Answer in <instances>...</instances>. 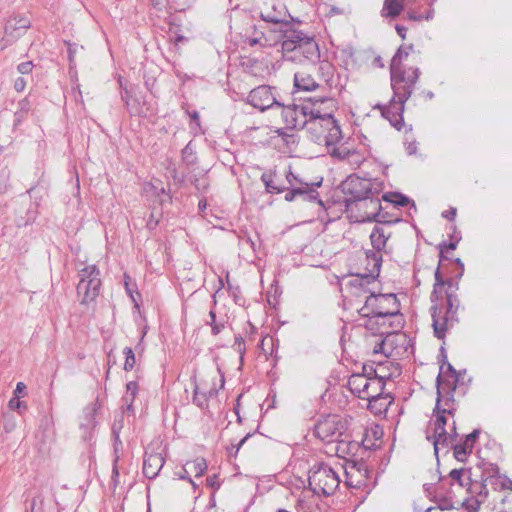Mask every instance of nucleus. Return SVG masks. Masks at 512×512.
Instances as JSON below:
<instances>
[{
	"instance_id": "f257e3e1",
	"label": "nucleus",
	"mask_w": 512,
	"mask_h": 512,
	"mask_svg": "<svg viewBox=\"0 0 512 512\" xmlns=\"http://www.w3.org/2000/svg\"><path fill=\"white\" fill-rule=\"evenodd\" d=\"M413 49L412 44L398 48L390 63L391 87L394 96L388 105L377 104L374 106V109H378L382 117L388 120L391 126L397 130H401L404 126L405 102L412 95L420 76L419 68H404L402 65V62L407 59Z\"/></svg>"
},
{
	"instance_id": "f03ea898",
	"label": "nucleus",
	"mask_w": 512,
	"mask_h": 512,
	"mask_svg": "<svg viewBox=\"0 0 512 512\" xmlns=\"http://www.w3.org/2000/svg\"><path fill=\"white\" fill-rule=\"evenodd\" d=\"M461 277L459 271L456 280L445 279L441 273L440 265L435 271V282L430 295L433 305L430 311L434 334L438 339H443L448 329L459 321L457 313L460 308V299L457 291L459 290L458 280Z\"/></svg>"
},
{
	"instance_id": "7ed1b4c3",
	"label": "nucleus",
	"mask_w": 512,
	"mask_h": 512,
	"mask_svg": "<svg viewBox=\"0 0 512 512\" xmlns=\"http://www.w3.org/2000/svg\"><path fill=\"white\" fill-rule=\"evenodd\" d=\"M283 59L296 64H317L320 61V49L314 38L302 31L293 29L281 30Z\"/></svg>"
},
{
	"instance_id": "20e7f679",
	"label": "nucleus",
	"mask_w": 512,
	"mask_h": 512,
	"mask_svg": "<svg viewBox=\"0 0 512 512\" xmlns=\"http://www.w3.org/2000/svg\"><path fill=\"white\" fill-rule=\"evenodd\" d=\"M448 415V412H442V409L438 410L437 407L433 410V418L430 422V425H433V434H427L426 438L428 441L432 442L436 456L441 448H445L446 452H448L449 446L455 442L458 436L456 422L454 420L452 421L450 431H447L445 428Z\"/></svg>"
},
{
	"instance_id": "39448f33",
	"label": "nucleus",
	"mask_w": 512,
	"mask_h": 512,
	"mask_svg": "<svg viewBox=\"0 0 512 512\" xmlns=\"http://www.w3.org/2000/svg\"><path fill=\"white\" fill-rule=\"evenodd\" d=\"M400 305L395 294H371L367 297L363 307L359 309L362 317L385 318L398 315Z\"/></svg>"
},
{
	"instance_id": "423d86ee",
	"label": "nucleus",
	"mask_w": 512,
	"mask_h": 512,
	"mask_svg": "<svg viewBox=\"0 0 512 512\" xmlns=\"http://www.w3.org/2000/svg\"><path fill=\"white\" fill-rule=\"evenodd\" d=\"M309 488L316 495L330 496L340 485V478L329 465L320 463L309 471Z\"/></svg>"
},
{
	"instance_id": "0eeeda50",
	"label": "nucleus",
	"mask_w": 512,
	"mask_h": 512,
	"mask_svg": "<svg viewBox=\"0 0 512 512\" xmlns=\"http://www.w3.org/2000/svg\"><path fill=\"white\" fill-rule=\"evenodd\" d=\"M79 282L77 285V295L81 305L94 303L100 294L101 279L100 270L95 265H87L78 272Z\"/></svg>"
},
{
	"instance_id": "6e6552de",
	"label": "nucleus",
	"mask_w": 512,
	"mask_h": 512,
	"mask_svg": "<svg viewBox=\"0 0 512 512\" xmlns=\"http://www.w3.org/2000/svg\"><path fill=\"white\" fill-rule=\"evenodd\" d=\"M342 189L345 194L351 196L350 199L346 200L347 206H349L350 203L357 205L364 198H369V195L380 194L382 188L381 183L377 180L350 175L342 183Z\"/></svg>"
},
{
	"instance_id": "1a4fd4ad",
	"label": "nucleus",
	"mask_w": 512,
	"mask_h": 512,
	"mask_svg": "<svg viewBox=\"0 0 512 512\" xmlns=\"http://www.w3.org/2000/svg\"><path fill=\"white\" fill-rule=\"evenodd\" d=\"M386 375H376L372 378L364 377L360 374H352L348 379V388L360 399L367 400L372 395H379L385 388V378H389Z\"/></svg>"
},
{
	"instance_id": "9d476101",
	"label": "nucleus",
	"mask_w": 512,
	"mask_h": 512,
	"mask_svg": "<svg viewBox=\"0 0 512 512\" xmlns=\"http://www.w3.org/2000/svg\"><path fill=\"white\" fill-rule=\"evenodd\" d=\"M246 103L264 112L283 105V98L275 86L259 85L249 92Z\"/></svg>"
},
{
	"instance_id": "9b49d317",
	"label": "nucleus",
	"mask_w": 512,
	"mask_h": 512,
	"mask_svg": "<svg viewBox=\"0 0 512 512\" xmlns=\"http://www.w3.org/2000/svg\"><path fill=\"white\" fill-rule=\"evenodd\" d=\"M286 179L290 185L289 191L284 197L286 201L290 202L297 196H301L305 200L317 202L322 205V201L319 199V193L317 192V188L321 186L322 180L313 183L304 182L294 175L291 169L286 173Z\"/></svg>"
},
{
	"instance_id": "f8f14e48",
	"label": "nucleus",
	"mask_w": 512,
	"mask_h": 512,
	"mask_svg": "<svg viewBox=\"0 0 512 512\" xmlns=\"http://www.w3.org/2000/svg\"><path fill=\"white\" fill-rule=\"evenodd\" d=\"M309 115L318 116L322 118L325 125H332V138L338 134V122L334 118V113L337 110V102L331 97L310 98L306 102Z\"/></svg>"
},
{
	"instance_id": "ddd939ff",
	"label": "nucleus",
	"mask_w": 512,
	"mask_h": 512,
	"mask_svg": "<svg viewBox=\"0 0 512 512\" xmlns=\"http://www.w3.org/2000/svg\"><path fill=\"white\" fill-rule=\"evenodd\" d=\"M346 424L338 415H328L320 419L314 428V434L325 443L341 441Z\"/></svg>"
},
{
	"instance_id": "4468645a",
	"label": "nucleus",
	"mask_w": 512,
	"mask_h": 512,
	"mask_svg": "<svg viewBox=\"0 0 512 512\" xmlns=\"http://www.w3.org/2000/svg\"><path fill=\"white\" fill-rule=\"evenodd\" d=\"M391 237V231L380 224L375 225L370 234L371 245L374 250H368L366 257L368 264L372 266V271H379L382 264L381 252L385 251L388 239Z\"/></svg>"
},
{
	"instance_id": "2eb2a0df",
	"label": "nucleus",
	"mask_w": 512,
	"mask_h": 512,
	"mask_svg": "<svg viewBox=\"0 0 512 512\" xmlns=\"http://www.w3.org/2000/svg\"><path fill=\"white\" fill-rule=\"evenodd\" d=\"M277 108H281V117L286 129L301 130L307 125L309 112L306 102L289 105L283 102V105H279Z\"/></svg>"
},
{
	"instance_id": "dca6fc26",
	"label": "nucleus",
	"mask_w": 512,
	"mask_h": 512,
	"mask_svg": "<svg viewBox=\"0 0 512 512\" xmlns=\"http://www.w3.org/2000/svg\"><path fill=\"white\" fill-rule=\"evenodd\" d=\"M437 399L435 407L438 410L442 409V412H448L450 416H454L456 411V403L454 399V391L456 384L451 383L449 379H442L438 375L437 380Z\"/></svg>"
},
{
	"instance_id": "f3484780",
	"label": "nucleus",
	"mask_w": 512,
	"mask_h": 512,
	"mask_svg": "<svg viewBox=\"0 0 512 512\" xmlns=\"http://www.w3.org/2000/svg\"><path fill=\"white\" fill-rule=\"evenodd\" d=\"M121 88V98L129 114L131 116H146L150 108L145 100V96L127 87L123 88L121 86Z\"/></svg>"
},
{
	"instance_id": "a211bd4d",
	"label": "nucleus",
	"mask_w": 512,
	"mask_h": 512,
	"mask_svg": "<svg viewBox=\"0 0 512 512\" xmlns=\"http://www.w3.org/2000/svg\"><path fill=\"white\" fill-rule=\"evenodd\" d=\"M328 154L338 160L347 162L352 169L359 168L366 160L365 152L348 147L346 144H337L329 148Z\"/></svg>"
},
{
	"instance_id": "6ab92c4d",
	"label": "nucleus",
	"mask_w": 512,
	"mask_h": 512,
	"mask_svg": "<svg viewBox=\"0 0 512 512\" xmlns=\"http://www.w3.org/2000/svg\"><path fill=\"white\" fill-rule=\"evenodd\" d=\"M379 194L369 195V198H364L356 206L359 209H364V215L361 216L362 222L364 221H375L378 223H392V221H384L383 216L380 215L382 209Z\"/></svg>"
},
{
	"instance_id": "aec40b11",
	"label": "nucleus",
	"mask_w": 512,
	"mask_h": 512,
	"mask_svg": "<svg viewBox=\"0 0 512 512\" xmlns=\"http://www.w3.org/2000/svg\"><path fill=\"white\" fill-rule=\"evenodd\" d=\"M479 434L480 431L478 429H474L465 437L463 443L454 444L453 442L449 446V448H453L454 456L458 461L464 462L466 460V456L472 452L474 443L478 439Z\"/></svg>"
},
{
	"instance_id": "412c9836",
	"label": "nucleus",
	"mask_w": 512,
	"mask_h": 512,
	"mask_svg": "<svg viewBox=\"0 0 512 512\" xmlns=\"http://www.w3.org/2000/svg\"><path fill=\"white\" fill-rule=\"evenodd\" d=\"M165 460L160 453L145 454L143 462V474L148 479H154L163 468Z\"/></svg>"
},
{
	"instance_id": "4be33fe9",
	"label": "nucleus",
	"mask_w": 512,
	"mask_h": 512,
	"mask_svg": "<svg viewBox=\"0 0 512 512\" xmlns=\"http://www.w3.org/2000/svg\"><path fill=\"white\" fill-rule=\"evenodd\" d=\"M368 401V409L374 414V415H383L387 412L389 406L394 402V398L391 396L390 393H385L384 390H382V393L379 395H372L371 398L367 399Z\"/></svg>"
},
{
	"instance_id": "5701e85b",
	"label": "nucleus",
	"mask_w": 512,
	"mask_h": 512,
	"mask_svg": "<svg viewBox=\"0 0 512 512\" xmlns=\"http://www.w3.org/2000/svg\"><path fill=\"white\" fill-rule=\"evenodd\" d=\"M294 87L298 91H315L319 84L307 71L301 70L294 74Z\"/></svg>"
},
{
	"instance_id": "b1692460",
	"label": "nucleus",
	"mask_w": 512,
	"mask_h": 512,
	"mask_svg": "<svg viewBox=\"0 0 512 512\" xmlns=\"http://www.w3.org/2000/svg\"><path fill=\"white\" fill-rule=\"evenodd\" d=\"M332 125H325L324 123H321L320 125V132L316 135V142H324L327 152L329 151V148L334 147L342 138V132L340 129V126L338 125V134H336L332 138Z\"/></svg>"
},
{
	"instance_id": "393cba45",
	"label": "nucleus",
	"mask_w": 512,
	"mask_h": 512,
	"mask_svg": "<svg viewBox=\"0 0 512 512\" xmlns=\"http://www.w3.org/2000/svg\"><path fill=\"white\" fill-rule=\"evenodd\" d=\"M406 0H384L381 16L385 18H396L404 9Z\"/></svg>"
},
{
	"instance_id": "a878e982",
	"label": "nucleus",
	"mask_w": 512,
	"mask_h": 512,
	"mask_svg": "<svg viewBox=\"0 0 512 512\" xmlns=\"http://www.w3.org/2000/svg\"><path fill=\"white\" fill-rule=\"evenodd\" d=\"M217 393L218 391L214 388L209 389L207 392H202L200 391L199 385L195 382L193 403L201 409H207L209 398L216 396Z\"/></svg>"
},
{
	"instance_id": "bb28decb",
	"label": "nucleus",
	"mask_w": 512,
	"mask_h": 512,
	"mask_svg": "<svg viewBox=\"0 0 512 512\" xmlns=\"http://www.w3.org/2000/svg\"><path fill=\"white\" fill-rule=\"evenodd\" d=\"M360 472L361 469L358 468L356 465H352L348 470H346V484L353 488H361L362 486H366V480L360 479L356 475V473Z\"/></svg>"
},
{
	"instance_id": "cd10ccee",
	"label": "nucleus",
	"mask_w": 512,
	"mask_h": 512,
	"mask_svg": "<svg viewBox=\"0 0 512 512\" xmlns=\"http://www.w3.org/2000/svg\"><path fill=\"white\" fill-rule=\"evenodd\" d=\"M261 18L265 22H268V23L280 24L281 25L280 31L284 30V29H291L290 23L285 20V14H282V13L276 14V13H272V12L268 11V12H262Z\"/></svg>"
},
{
	"instance_id": "c85d7f7f",
	"label": "nucleus",
	"mask_w": 512,
	"mask_h": 512,
	"mask_svg": "<svg viewBox=\"0 0 512 512\" xmlns=\"http://www.w3.org/2000/svg\"><path fill=\"white\" fill-rule=\"evenodd\" d=\"M30 26V21L24 17L10 19L5 26V33L12 34L13 31H25Z\"/></svg>"
},
{
	"instance_id": "c756f323",
	"label": "nucleus",
	"mask_w": 512,
	"mask_h": 512,
	"mask_svg": "<svg viewBox=\"0 0 512 512\" xmlns=\"http://www.w3.org/2000/svg\"><path fill=\"white\" fill-rule=\"evenodd\" d=\"M138 392V383L130 381L126 385V393L123 397V401L127 405V410L133 412V402Z\"/></svg>"
},
{
	"instance_id": "7c9ffc66",
	"label": "nucleus",
	"mask_w": 512,
	"mask_h": 512,
	"mask_svg": "<svg viewBox=\"0 0 512 512\" xmlns=\"http://www.w3.org/2000/svg\"><path fill=\"white\" fill-rule=\"evenodd\" d=\"M274 173L272 172H268V173H263L261 175V180L262 182L264 183L265 185V189L268 193H271V194H279V193H282L286 188L285 187H281V186H278L274 183V180H273V177H274Z\"/></svg>"
},
{
	"instance_id": "2f4dec72",
	"label": "nucleus",
	"mask_w": 512,
	"mask_h": 512,
	"mask_svg": "<svg viewBox=\"0 0 512 512\" xmlns=\"http://www.w3.org/2000/svg\"><path fill=\"white\" fill-rule=\"evenodd\" d=\"M386 202L393 203L395 206L404 207L410 203V199L398 192H391L382 196Z\"/></svg>"
},
{
	"instance_id": "473e14b6",
	"label": "nucleus",
	"mask_w": 512,
	"mask_h": 512,
	"mask_svg": "<svg viewBox=\"0 0 512 512\" xmlns=\"http://www.w3.org/2000/svg\"><path fill=\"white\" fill-rule=\"evenodd\" d=\"M186 466H188L190 470L194 472L195 477L202 476L207 470L206 460L202 457L196 458L192 462H188Z\"/></svg>"
},
{
	"instance_id": "72a5a7b5",
	"label": "nucleus",
	"mask_w": 512,
	"mask_h": 512,
	"mask_svg": "<svg viewBox=\"0 0 512 512\" xmlns=\"http://www.w3.org/2000/svg\"><path fill=\"white\" fill-rule=\"evenodd\" d=\"M307 125H305V128L307 131H309L312 135L314 140L316 141V135L320 132V125L321 123H324L322 121V118L318 119V116L314 115H307Z\"/></svg>"
},
{
	"instance_id": "f704fd0d",
	"label": "nucleus",
	"mask_w": 512,
	"mask_h": 512,
	"mask_svg": "<svg viewBox=\"0 0 512 512\" xmlns=\"http://www.w3.org/2000/svg\"><path fill=\"white\" fill-rule=\"evenodd\" d=\"M312 498L313 496H307L302 493L296 502V509L298 512H312Z\"/></svg>"
},
{
	"instance_id": "c9c22d12",
	"label": "nucleus",
	"mask_w": 512,
	"mask_h": 512,
	"mask_svg": "<svg viewBox=\"0 0 512 512\" xmlns=\"http://www.w3.org/2000/svg\"><path fill=\"white\" fill-rule=\"evenodd\" d=\"M491 486L495 490H510L512 491V480L506 475H498V477L492 481Z\"/></svg>"
},
{
	"instance_id": "e433bc0d",
	"label": "nucleus",
	"mask_w": 512,
	"mask_h": 512,
	"mask_svg": "<svg viewBox=\"0 0 512 512\" xmlns=\"http://www.w3.org/2000/svg\"><path fill=\"white\" fill-rule=\"evenodd\" d=\"M498 475H500V472H499V467L496 464H493V463L484 464L483 476L486 477L484 479V481H489V483L491 484L492 481H494L498 477Z\"/></svg>"
},
{
	"instance_id": "4c0bfd02",
	"label": "nucleus",
	"mask_w": 512,
	"mask_h": 512,
	"mask_svg": "<svg viewBox=\"0 0 512 512\" xmlns=\"http://www.w3.org/2000/svg\"><path fill=\"white\" fill-rule=\"evenodd\" d=\"M210 320L206 322L207 325L211 326V333L213 335H218L225 327L223 321H216V313L213 309L209 312Z\"/></svg>"
},
{
	"instance_id": "58836bf2",
	"label": "nucleus",
	"mask_w": 512,
	"mask_h": 512,
	"mask_svg": "<svg viewBox=\"0 0 512 512\" xmlns=\"http://www.w3.org/2000/svg\"><path fill=\"white\" fill-rule=\"evenodd\" d=\"M123 353L125 355V363H124V370L125 371H131L136 363V357L134 354V351L130 347H125L123 350Z\"/></svg>"
},
{
	"instance_id": "ea45409f",
	"label": "nucleus",
	"mask_w": 512,
	"mask_h": 512,
	"mask_svg": "<svg viewBox=\"0 0 512 512\" xmlns=\"http://www.w3.org/2000/svg\"><path fill=\"white\" fill-rule=\"evenodd\" d=\"M465 473H466V470L463 468L453 469L450 471L449 477L453 481L457 482L461 487H466V486L470 485L471 480H470V478H468V482H464L462 477Z\"/></svg>"
},
{
	"instance_id": "a19ab883",
	"label": "nucleus",
	"mask_w": 512,
	"mask_h": 512,
	"mask_svg": "<svg viewBox=\"0 0 512 512\" xmlns=\"http://www.w3.org/2000/svg\"><path fill=\"white\" fill-rule=\"evenodd\" d=\"M445 369L447 370V372H449L451 375V379L450 382L451 383H454L456 384L457 380H458V377H457V371L454 369V367L448 363V362H444L441 366H440V373L439 375L443 378V374L446 373Z\"/></svg>"
},
{
	"instance_id": "79ce46f5",
	"label": "nucleus",
	"mask_w": 512,
	"mask_h": 512,
	"mask_svg": "<svg viewBox=\"0 0 512 512\" xmlns=\"http://www.w3.org/2000/svg\"><path fill=\"white\" fill-rule=\"evenodd\" d=\"M458 241H459V240H456V241H454V242H450V243H448V244H447V243H445V242H443V243H441V244L439 245V248H440V261H439V264H440V265H441V263H442V261H443V260H449V258L445 255V252H446L447 250H455V249H456V247H457Z\"/></svg>"
},
{
	"instance_id": "37998d69",
	"label": "nucleus",
	"mask_w": 512,
	"mask_h": 512,
	"mask_svg": "<svg viewBox=\"0 0 512 512\" xmlns=\"http://www.w3.org/2000/svg\"><path fill=\"white\" fill-rule=\"evenodd\" d=\"M114 452H115V456H114L113 467H112V481L116 485L117 482H118V477H119V469H118V465L117 464H118V461L120 459V456L118 454L117 444H115Z\"/></svg>"
},
{
	"instance_id": "c03bdc74",
	"label": "nucleus",
	"mask_w": 512,
	"mask_h": 512,
	"mask_svg": "<svg viewBox=\"0 0 512 512\" xmlns=\"http://www.w3.org/2000/svg\"><path fill=\"white\" fill-rule=\"evenodd\" d=\"M250 437V434H247L243 439L240 440V442L237 445H231L227 448V452L230 456H236L240 448L243 446V444L247 441V439Z\"/></svg>"
},
{
	"instance_id": "a18cd8bd",
	"label": "nucleus",
	"mask_w": 512,
	"mask_h": 512,
	"mask_svg": "<svg viewBox=\"0 0 512 512\" xmlns=\"http://www.w3.org/2000/svg\"><path fill=\"white\" fill-rule=\"evenodd\" d=\"M360 375H363L364 377H367V378H372L376 375H380L377 370L374 368L373 365H363L362 367V373H359Z\"/></svg>"
},
{
	"instance_id": "49530a36",
	"label": "nucleus",
	"mask_w": 512,
	"mask_h": 512,
	"mask_svg": "<svg viewBox=\"0 0 512 512\" xmlns=\"http://www.w3.org/2000/svg\"><path fill=\"white\" fill-rule=\"evenodd\" d=\"M234 347L235 350L240 354L241 358H243V355L246 351V347L244 339L241 336L235 338Z\"/></svg>"
},
{
	"instance_id": "de8ad7c7",
	"label": "nucleus",
	"mask_w": 512,
	"mask_h": 512,
	"mask_svg": "<svg viewBox=\"0 0 512 512\" xmlns=\"http://www.w3.org/2000/svg\"><path fill=\"white\" fill-rule=\"evenodd\" d=\"M8 407L11 409V410H16V409H20V408H24L26 409L27 408V405L20 401V398L18 397H12L10 400H9V403H8Z\"/></svg>"
},
{
	"instance_id": "09e8293b",
	"label": "nucleus",
	"mask_w": 512,
	"mask_h": 512,
	"mask_svg": "<svg viewBox=\"0 0 512 512\" xmlns=\"http://www.w3.org/2000/svg\"><path fill=\"white\" fill-rule=\"evenodd\" d=\"M32 69H33V64L32 62L30 61H27V62H22L18 65L17 67V70L21 73V74H29L32 72Z\"/></svg>"
},
{
	"instance_id": "8fccbe9b",
	"label": "nucleus",
	"mask_w": 512,
	"mask_h": 512,
	"mask_svg": "<svg viewBox=\"0 0 512 512\" xmlns=\"http://www.w3.org/2000/svg\"><path fill=\"white\" fill-rule=\"evenodd\" d=\"M354 465H356L358 468L361 469L360 473H356L358 478L365 479L367 481V479L369 477V470H368L367 466L364 463H355Z\"/></svg>"
},
{
	"instance_id": "3c124183",
	"label": "nucleus",
	"mask_w": 512,
	"mask_h": 512,
	"mask_svg": "<svg viewBox=\"0 0 512 512\" xmlns=\"http://www.w3.org/2000/svg\"><path fill=\"white\" fill-rule=\"evenodd\" d=\"M66 43L68 45V58H69L70 64H72L74 62V57L77 52L78 46H77V44H74V43H70V42H66Z\"/></svg>"
},
{
	"instance_id": "603ef678",
	"label": "nucleus",
	"mask_w": 512,
	"mask_h": 512,
	"mask_svg": "<svg viewBox=\"0 0 512 512\" xmlns=\"http://www.w3.org/2000/svg\"><path fill=\"white\" fill-rule=\"evenodd\" d=\"M26 385L23 382H18L14 390V397L20 398L21 395H25Z\"/></svg>"
},
{
	"instance_id": "864d4df0",
	"label": "nucleus",
	"mask_w": 512,
	"mask_h": 512,
	"mask_svg": "<svg viewBox=\"0 0 512 512\" xmlns=\"http://www.w3.org/2000/svg\"><path fill=\"white\" fill-rule=\"evenodd\" d=\"M25 86H26V81L23 77H18L15 80L14 88L16 91H18V92L23 91L25 89Z\"/></svg>"
},
{
	"instance_id": "5fc2aeb1",
	"label": "nucleus",
	"mask_w": 512,
	"mask_h": 512,
	"mask_svg": "<svg viewBox=\"0 0 512 512\" xmlns=\"http://www.w3.org/2000/svg\"><path fill=\"white\" fill-rule=\"evenodd\" d=\"M319 69H320L323 73H325L327 76L332 75L333 67H332V65H331L329 62H322V63L320 64Z\"/></svg>"
},
{
	"instance_id": "6e6d98bb",
	"label": "nucleus",
	"mask_w": 512,
	"mask_h": 512,
	"mask_svg": "<svg viewBox=\"0 0 512 512\" xmlns=\"http://www.w3.org/2000/svg\"><path fill=\"white\" fill-rule=\"evenodd\" d=\"M406 17L411 21H421L424 19L422 14L416 13L415 11H408Z\"/></svg>"
},
{
	"instance_id": "4d7b16f0",
	"label": "nucleus",
	"mask_w": 512,
	"mask_h": 512,
	"mask_svg": "<svg viewBox=\"0 0 512 512\" xmlns=\"http://www.w3.org/2000/svg\"><path fill=\"white\" fill-rule=\"evenodd\" d=\"M456 211H457V210H456V208H451V209H450V210H448V211H444V212L442 213V216H443L444 218L449 219V220H453V219L455 218V216H456Z\"/></svg>"
},
{
	"instance_id": "13d9d810",
	"label": "nucleus",
	"mask_w": 512,
	"mask_h": 512,
	"mask_svg": "<svg viewBox=\"0 0 512 512\" xmlns=\"http://www.w3.org/2000/svg\"><path fill=\"white\" fill-rule=\"evenodd\" d=\"M395 29L397 31V34L402 38V39H405L406 38V32H407V28L405 26H402V25H399L397 24L395 26Z\"/></svg>"
},
{
	"instance_id": "bf43d9fd",
	"label": "nucleus",
	"mask_w": 512,
	"mask_h": 512,
	"mask_svg": "<svg viewBox=\"0 0 512 512\" xmlns=\"http://www.w3.org/2000/svg\"><path fill=\"white\" fill-rule=\"evenodd\" d=\"M217 476L216 475H213L211 477H208L207 478V484L211 487H219V483L217 482Z\"/></svg>"
},
{
	"instance_id": "052dcab7",
	"label": "nucleus",
	"mask_w": 512,
	"mask_h": 512,
	"mask_svg": "<svg viewBox=\"0 0 512 512\" xmlns=\"http://www.w3.org/2000/svg\"><path fill=\"white\" fill-rule=\"evenodd\" d=\"M454 262L459 266L460 268V276H463V273H464V264L463 262L459 259V258H456L454 260Z\"/></svg>"
},
{
	"instance_id": "680f3d73",
	"label": "nucleus",
	"mask_w": 512,
	"mask_h": 512,
	"mask_svg": "<svg viewBox=\"0 0 512 512\" xmlns=\"http://www.w3.org/2000/svg\"><path fill=\"white\" fill-rule=\"evenodd\" d=\"M190 117H191V119H192V120H193L197 125H199V119H200V117H199V113H198L197 111L192 112V113L190 114Z\"/></svg>"
},
{
	"instance_id": "e2e57ef3",
	"label": "nucleus",
	"mask_w": 512,
	"mask_h": 512,
	"mask_svg": "<svg viewBox=\"0 0 512 512\" xmlns=\"http://www.w3.org/2000/svg\"><path fill=\"white\" fill-rule=\"evenodd\" d=\"M180 479H188L189 482L192 484L194 489L196 488V484L192 481V479L188 478L185 474L179 475Z\"/></svg>"
},
{
	"instance_id": "0e129e2a",
	"label": "nucleus",
	"mask_w": 512,
	"mask_h": 512,
	"mask_svg": "<svg viewBox=\"0 0 512 512\" xmlns=\"http://www.w3.org/2000/svg\"><path fill=\"white\" fill-rule=\"evenodd\" d=\"M433 18V10L428 11L426 16H424V19L431 20Z\"/></svg>"
},
{
	"instance_id": "69168bd1",
	"label": "nucleus",
	"mask_w": 512,
	"mask_h": 512,
	"mask_svg": "<svg viewBox=\"0 0 512 512\" xmlns=\"http://www.w3.org/2000/svg\"><path fill=\"white\" fill-rule=\"evenodd\" d=\"M198 206L200 210H204L206 208V202L201 200L199 201Z\"/></svg>"
},
{
	"instance_id": "338daca9",
	"label": "nucleus",
	"mask_w": 512,
	"mask_h": 512,
	"mask_svg": "<svg viewBox=\"0 0 512 512\" xmlns=\"http://www.w3.org/2000/svg\"><path fill=\"white\" fill-rule=\"evenodd\" d=\"M35 505H36V498H33L31 501V512H34Z\"/></svg>"
},
{
	"instance_id": "774afa93",
	"label": "nucleus",
	"mask_w": 512,
	"mask_h": 512,
	"mask_svg": "<svg viewBox=\"0 0 512 512\" xmlns=\"http://www.w3.org/2000/svg\"><path fill=\"white\" fill-rule=\"evenodd\" d=\"M184 40H185V37H184V36H182V35H179V36H177V38H176L175 42H176V43H178V42H182V41H184Z\"/></svg>"
}]
</instances>
